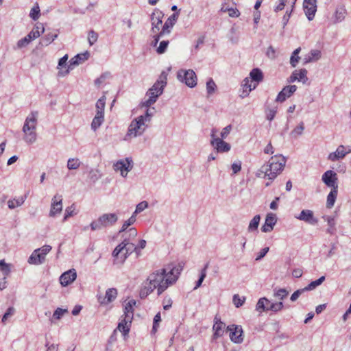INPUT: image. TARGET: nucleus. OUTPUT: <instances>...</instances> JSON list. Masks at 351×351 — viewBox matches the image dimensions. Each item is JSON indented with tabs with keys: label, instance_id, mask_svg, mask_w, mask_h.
<instances>
[{
	"label": "nucleus",
	"instance_id": "nucleus-1",
	"mask_svg": "<svg viewBox=\"0 0 351 351\" xmlns=\"http://www.w3.org/2000/svg\"><path fill=\"white\" fill-rule=\"evenodd\" d=\"M182 268L183 266L179 263L172 267H169L168 271L167 269H162L152 273L141 289L140 297L146 298L156 289H157L158 295H160L168 287L176 282Z\"/></svg>",
	"mask_w": 351,
	"mask_h": 351
},
{
	"label": "nucleus",
	"instance_id": "nucleus-2",
	"mask_svg": "<svg viewBox=\"0 0 351 351\" xmlns=\"http://www.w3.org/2000/svg\"><path fill=\"white\" fill-rule=\"evenodd\" d=\"M286 164L285 158L282 156H272L267 164L263 165L258 171L256 176L258 177H267L269 180H274L278 174L283 170Z\"/></svg>",
	"mask_w": 351,
	"mask_h": 351
},
{
	"label": "nucleus",
	"instance_id": "nucleus-3",
	"mask_svg": "<svg viewBox=\"0 0 351 351\" xmlns=\"http://www.w3.org/2000/svg\"><path fill=\"white\" fill-rule=\"evenodd\" d=\"M167 73L162 71L159 76L158 80L147 90L146 96L148 99L142 103V106L149 108L154 104L160 95L163 93L164 88L167 85Z\"/></svg>",
	"mask_w": 351,
	"mask_h": 351
},
{
	"label": "nucleus",
	"instance_id": "nucleus-4",
	"mask_svg": "<svg viewBox=\"0 0 351 351\" xmlns=\"http://www.w3.org/2000/svg\"><path fill=\"white\" fill-rule=\"evenodd\" d=\"M38 123V112H32L25 121L23 132L24 133L23 140L29 145L33 144L36 141L37 133L36 125Z\"/></svg>",
	"mask_w": 351,
	"mask_h": 351
},
{
	"label": "nucleus",
	"instance_id": "nucleus-5",
	"mask_svg": "<svg viewBox=\"0 0 351 351\" xmlns=\"http://www.w3.org/2000/svg\"><path fill=\"white\" fill-rule=\"evenodd\" d=\"M147 128V125L143 121L142 117H137L130 123L123 140L125 141H130L132 138L143 135Z\"/></svg>",
	"mask_w": 351,
	"mask_h": 351
},
{
	"label": "nucleus",
	"instance_id": "nucleus-6",
	"mask_svg": "<svg viewBox=\"0 0 351 351\" xmlns=\"http://www.w3.org/2000/svg\"><path fill=\"white\" fill-rule=\"evenodd\" d=\"M118 221V216L115 213H105L101 215L97 220L93 221L90 227L92 230H101L103 228L114 226Z\"/></svg>",
	"mask_w": 351,
	"mask_h": 351
},
{
	"label": "nucleus",
	"instance_id": "nucleus-7",
	"mask_svg": "<svg viewBox=\"0 0 351 351\" xmlns=\"http://www.w3.org/2000/svg\"><path fill=\"white\" fill-rule=\"evenodd\" d=\"M49 245H45L43 247L36 249L28 258V263L32 265H41L45 261L46 255L51 250Z\"/></svg>",
	"mask_w": 351,
	"mask_h": 351
},
{
	"label": "nucleus",
	"instance_id": "nucleus-8",
	"mask_svg": "<svg viewBox=\"0 0 351 351\" xmlns=\"http://www.w3.org/2000/svg\"><path fill=\"white\" fill-rule=\"evenodd\" d=\"M284 304L282 302L271 303L266 298H261L258 300L256 305V310L260 313L263 311H271L273 312H278L282 309Z\"/></svg>",
	"mask_w": 351,
	"mask_h": 351
},
{
	"label": "nucleus",
	"instance_id": "nucleus-9",
	"mask_svg": "<svg viewBox=\"0 0 351 351\" xmlns=\"http://www.w3.org/2000/svg\"><path fill=\"white\" fill-rule=\"evenodd\" d=\"M217 132V130L216 128H213L211 130V141L210 144L215 149L217 150V152L223 153L228 152L230 150L231 146L229 143L223 141V139L217 137L216 136V133Z\"/></svg>",
	"mask_w": 351,
	"mask_h": 351
},
{
	"label": "nucleus",
	"instance_id": "nucleus-10",
	"mask_svg": "<svg viewBox=\"0 0 351 351\" xmlns=\"http://www.w3.org/2000/svg\"><path fill=\"white\" fill-rule=\"evenodd\" d=\"M179 81L184 82L189 87L193 88L197 84V76L192 69L180 70L177 73Z\"/></svg>",
	"mask_w": 351,
	"mask_h": 351
},
{
	"label": "nucleus",
	"instance_id": "nucleus-11",
	"mask_svg": "<svg viewBox=\"0 0 351 351\" xmlns=\"http://www.w3.org/2000/svg\"><path fill=\"white\" fill-rule=\"evenodd\" d=\"M113 264L117 266L122 265L130 256L128 249L125 245H118L112 253Z\"/></svg>",
	"mask_w": 351,
	"mask_h": 351
},
{
	"label": "nucleus",
	"instance_id": "nucleus-12",
	"mask_svg": "<svg viewBox=\"0 0 351 351\" xmlns=\"http://www.w3.org/2000/svg\"><path fill=\"white\" fill-rule=\"evenodd\" d=\"M134 164L132 158H126L125 160H119L114 164L113 168L116 171H119L121 176L125 178L129 171L133 168Z\"/></svg>",
	"mask_w": 351,
	"mask_h": 351
},
{
	"label": "nucleus",
	"instance_id": "nucleus-13",
	"mask_svg": "<svg viewBox=\"0 0 351 351\" xmlns=\"http://www.w3.org/2000/svg\"><path fill=\"white\" fill-rule=\"evenodd\" d=\"M230 331V340L235 343H241L243 341V329L241 326L230 325L227 327Z\"/></svg>",
	"mask_w": 351,
	"mask_h": 351
},
{
	"label": "nucleus",
	"instance_id": "nucleus-14",
	"mask_svg": "<svg viewBox=\"0 0 351 351\" xmlns=\"http://www.w3.org/2000/svg\"><path fill=\"white\" fill-rule=\"evenodd\" d=\"M62 210V197L61 195L56 194L51 204V208L49 213L50 217H55L57 215L61 213Z\"/></svg>",
	"mask_w": 351,
	"mask_h": 351
},
{
	"label": "nucleus",
	"instance_id": "nucleus-15",
	"mask_svg": "<svg viewBox=\"0 0 351 351\" xmlns=\"http://www.w3.org/2000/svg\"><path fill=\"white\" fill-rule=\"evenodd\" d=\"M322 181L324 184L332 189H337V173L332 170L326 171L323 175L322 178Z\"/></svg>",
	"mask_w": 351,
	"mask_h": 351
},
{
	"label": "nucleus",
	"instance_id": "nucleus-16",
	"mask_svg": "<svg viewBox=\"0 0 351 351\" xmlns=\"http://www.w3.org/2000/svg\"><path fill=\"white\" fill-rule=\"evenodd\" d=\"M316 0H304L303 8L305 14L309 21L313 19L317 11Z\"/></svg>",
	"mask_w": 351,
	"mask_h": 351
},
{
	"label": "nucleus",
	"instance_id": "nucleus-17",
	"mask_svg": "<svg viewBox=\"0 0 351 351\" xmlns=\"http://www.w3.org/2000/svg\"><path fill=\"white\" fill-rule=\"evenodd\" d=\"M295 217L311 225H315L318 222L317 219L314 217L313 212L311 210H302L300 213L295 216Z\"/></svg>",
	"mask_w": 351,
	"mask_h": 351
},
{
	"label": "nucleus",
	"instance_id": "nucleus-18",
	"mask_svg": "<svg viewBox=\"0 0 351 351\" xmlns=\"http://www.w3.org/2000/svg\"><path fill=\"white\" fill-rule=\"evenodd\" d=\"M297 90L295 85H289L285 86L282 90L278 94L276 99L277 102H283L287 98H289Z\"/></svg>",
	"mask_w": 351,
	"mask_h": 351
},
{
	"label": "nucleus",
	"instance_id": "nucleus-19",
	"mask_svg": "<svg viewBox=\"0 0 351 351\" xmlns=\"http://www.w3.org/2000/svg\"><path fill=\"white\" fill-rule=\"evenodd\" d=\"M77 278V273L74 269L64 272L60 277V282L63 287L68 286Z\"/></svg>",
	"mask_w": 351,
	"mask_h": 351
},
{
	"label": "nucleus",
	"instance_id": "nucleus-20",
	"mask_svg": "<svg viewBox=\"0 0 351 351\" xmlns=\"http://www.w3.org/2000/svg\"><path fill=\"white\" fill-rule=\"evenodd\" d=\"M302 81L303 84H305L307 80V70L305 69H301L300 70H295L288 79L289 83L294 82L295 81Z\"/></svg>",
	"mask_w": 351,
	"mask_h": 351
},
{
	"label": "nucleus",
	"instance_id": "nucleus-21",
	"mask_svg": "<svg viewBox=\"0 0 351 351\" xmlns=\"http://www.w3.org/2000/svg\"><path fill=\"white\" fill-rule=\"evenodd\" d=\"M179 16V12H176L171 14L167 20L165 21L162 30L160 31V34H168L171 32V29L175 25Z\"/></svg>",
	"mask_w": 351,
	"mask_h": 351
},
{
	"label": "nucleus",
	"instance_id": "nucleus-22",
	"mask_svg": "<svg viewBox=\"0 0 351 351\" xmlns=\"http://www.w3.org/2000/svg\"><path fill=\"white\" fill-rule=\"evenodd\" d=\"M277 221V218L275 214L269 213L266 216L264 225L261 227V230L263 232H269L274 229V226Z\"/></svg>",
	"mask_w": 351,
	"mask_h": 351
},
{
	"label": "nucleus",
	"instance_id": "nucleus-23",
	"mask_svg": "<svg viewBox=\"0 0 351 351\" xmlns=\"http://www.w3.org/2000/svg\"><path fill=\"white\" fill-rule=\"evenodd\" d=\"M117 295V291L114 288L108 289L104 298L99 297L98 300L101 304H106L112 302Z\"/></svg>",
	"mask_w": 351,
	"mask_h": 351
},
{
	"label": "nucleus",
	"instance_id": "nucleus-24",
	"mask_svg": "<svg viewBox=\"0 0 351 351\" xmlns=\"http://www.w3.org/2000/svg\"><path fill=\"white\" fill-rule=\"evenodd\" d=\"M162 15L160 12H153L151 15L152 32L156 34L160 30V25L162 24Z\"/></svg>",
	"mask_w": 351,
	"mask_h": 351
},
{
	"label": "nucleus",
	"instance_id": "nucleus-25",
	"mask_svg": "<svg viewBox=\"0 0 351 351\" xmlns=\"http://www.w3.org/2000/svg\"><path fill=\"white\" fill-rule=\"evenodd\" d=\"M88 58L89 53L88 51L76 55L70 60L69 69H73L74 66L88 60Z\"/></svg>",
	"mask_w": 351,
	"mask_h": 351
},
{
	"label": "nucleus",
	"instance_id": "nucleus-26",
	"mask_svg": "<svg viewBox=\"0 0 351 351\" xmlns=\"http://www.w3.org/2000/svg\"><path fill=\"white\" fill-rule=\"evenodd\" d=\"M136 304V301L134 300H130L128 303H126L124 308V321L126 322L131 323L132 319L134 315L133 306Z\"/></svg>",
	"mask_w": 351,
	"mask_h": 351
},
{
	"label": "nucleus",
	"instance_id": "nucleus-27",
	"mask_svg": "<svg viewBox=\"0 0 351 351\" xmlns=\"http://www.w3.org/2000/svg\"><path fill=\"white\" fill-rule=\"evenodd\" d=\"M243 90L240 96L244 98L249 95V93L256 87V84L252 85V82L248 77H245L242 83Z\"/></svg>",
	"mask_w": 351,
	"mask_h": 351
},
{
	"label": "nucleus",
	"instance_id": "nucleus-28",
	"mask_svg": "<svg viewBox=\"0 0 351 351\" xmlns=\"http://www.w3.org/2000/svg\"><path fill=\"white\" fill-rule=\"evenodd\" d=\"M321 58V51L317 49L311 50L303 58V64H306L309 62L317 61Z\"/></svg>",
	"mask_w": 351,
	"mask_h": 351
},
{
	"label": "nucleus",
	"instance_id": "nucleus-29",
	"mask_svg": "<svg viewBox=\"0 0 351 351\" xmlns=\"http://www.w3.org/2000/svg\"><path fill=\"white\" fill-rule=\"evenodd\" d=\"M225 328V324L221 321L215 322L213 325V329L214 330L213 339H217L221 337L223 334V329Z\"/></svg>",
	"mask_w": 351,
	"mask_h": 351
},
{
	"label": "nucleus",
	"instance_id": "nucleus-30",
	"mask_svg": "<svg viewBox=\"0 0 351 351\" xmlns=\"http://www.w3.org/2000/svg\"><path fill=\"white\" fill-rule=\"evenodd\" d=\"M323 219L328 223V228L326 232L330 234H334L336 232V221L334 216H323Z\"/></svg>",
	"mask_w": 351,
	"mask_h": 351
},
{
	"label": "nucleus",
	"instance_id": "nucleus-31",
	"mask_svg": "<svg viewBox=\"0 0 351 351\" xmlns=\"http://www.w3.org/2000/svg\"><path fill=\"white\" fill-rule=\"evenodd\" d=\"M250 76L251 81L256 82V84L263 80V72L258 68L253 69L250 73Z\"/></svg>",
	"mask_w": 351,
	"mask_h": 351
},
{
	"label": "nucleus",
	"instance_id": "nucleus-32",
	"mask_svg": "<svg viewBox=\"0 0 351 351\" xmlns=\"http://www.w3.org/2000/svg\"><path fill=\"white\" fill-rule=\"evenodd\" d=\"M104 121V116L96 114L91 123V129L96 131Z\"/></svg>",
	"mask_w": 351,
	"mask_h": 351
},
{
	"label": "nucleus",
	"instance_id": "nucleus-33",
	"mask_svg": "<svg viewBox=\"0 0 351 351\" xmlns=\"http://www.w3.org/2000/svg\"><path fill=\"white\" fill-rule=\"evenodd\" d=\"M337 195V189H332L327 196L326 206L329 208H332L335 202Z\"/></svg>",
	"mask_w": 351,
	"mask_h": 351
},
{
	"label": "nucleus",
	"instance_id": "nucleus-34",
	"mask_svg": "<svg viewBox=\"0 0 351 351\" xmlns=\"http://www.w3.org/2000/svg\"><path fill=\"white\" fill-rule=\"evenodd\" d=\"M106 97L105 96H102L99 98L96 103V108L97 114H101L104 116V109L106 105Z\"/></svg>",
	"mask_w": 351,
	"mask_h": 351
},
{
	"label": "nucleus",
	"instance_id": "nucleus-35",
	"mask_svg": "<svg viewBox=\"0 0 351 351\" xmlns=\"http://www.w3.org/2000/svg\"><path fill=\"white\" fill-rule=\"evenodd\" d=\"M346 14V10L344 7L338 8L335 14V22L339 23L344 20Z\"/></svg>",
	"mask_w": 351,
	"mask_h": 351
},
{
	"label": "nucleus",
	"instance_id": "nucleus-36",
	"mask_svg": "<svg viewBox=\"0 0 351 351\" xmlns=\"http://www.w3.org/2000/svg\"><path fill=\"white\" fill-rule=\"evenodd\" d=\"M304 130V124L301 122L297 127H295L290 133V136L293 138H298V137L302 134Z\"/></svg>",
	"mask_w": 351,
	"mask_h": 351
},
{
	"label": "nucleus",
	"instance_id": "nucleus-37",
	"mask_svg": "<svg viewBox=\"0 0 351 351\" xmlns=\"http://www.w3.org/2000/svg\"><path fill=\"white\" fill-rule=\"evenodd\" d=\"M335 152L337 156H339V159L343 158L347 154L351 152V146L346 147L343 145H339Z\"/></svg>",
	"mask_w": 351,
	"mask_h": 351
},
{
	"label": "nucleus",
	"instance_id": "nucleus-38",
	"mask_svg": "<svg viewBox=\"0 0 351 351\" xmlns=\"http://www.w3.org/2000/svg\"><path fill=\"white\" fill-rule=\"evenodd\" d=\"M57 37V34L49 33L42 38L41 44L45 46H47L51 43Z\"/></svg>",
	"mask_w": 351,
	"mask_h": 351
},
{
	"label": "nucleus",
	"instance_id": "nucleus-39",
	"mask_svg": "<svg viewBox=\"0 0 351 351\" xmlns=\"http://www.w3.org/2000/svg\"><path fill=\"white\" fill-rule=\"evenodd\" d=\"M301 50L300 47H298L295 49L293 52L292 53V55L290 58V64L293 67H295L297 64L299 62V60L300 58L298 56V54Z\"/></svg>",
	"mask_w": 351,
	"mask_h": 351
},
{
	"label": "nucleus",
	"instance_id": "nucleus-40",
	"mask_svg": "<svg viewBox=\"0 0 351 351\" xmlns=\"http://www.w3.org/2000/svg\"><path fill=\"white\" fill-rule=\"evenodd\" d=\"M325 280V276H322L319 279L312 281L310 284L308 285L306 287H304V290L311 291L315 289L317 286L320 285Z\"/></svg>",
	"mask_w": 351,
	"mask_h": 351
},
{
	"label": "nucleus",
	"instance_id": "nucleus-41",
	"mask_svg": "<svg viewBox=\"0 0 351 351\" xmlns=\"http://www.w3.org/2000/svg\"><path fill=\"white\" fill-rule=\"evenodd\" d=\"M81 162L78 158H69L67 162V168L69 170L77 169L80 167Z\"/></svg>",
	"mask_w": 351,
	"mask_h": 351
},
{
	"label": "nucleus",
	"instance_id": "nucleus-42",
	"mask_svg": "<svg viewBox=\"0 0 351 351\" xmlns=\"http://www.w3.org/2000/svg\"><path fill=\"white\" fill-rule=\"evenodd\" d=\"M260 220H261L260 215H255L250 222V224L248 226V231H253V230H256L258 227Z\"/></svg>",
	"mask_w": 351,
	"mask_h": 351
},
{
	"label": "nucleus",
	"instance_id": "nucleus-43",
	"mask_svg": "<svg viewBox=\"0 0 351 351\" xmlns=\"http://www.w3.org/2000/svg\"><path fill=\"white\" fill-rule=\"evenodd\" d=\"M24 203L23 197H21L19 199H10L8 202V206L9 208L14 209L16 207L21 206Z\"/></svg>",
	"mask_w": 351,
	"mask_h": 351
},
{
	"label": "nucleus",
	"instance_id": "nucleus-44",
	"mask_svg": "<svg viewBox=\"0 0 351 351\" xmlns=\"http://www.w3.org/2000/svg\"><path fill=\"white\" fill-rule=\"evenodd\" d=\"M40 27L36 25L26 36L30 41L38 38L40 36Z\"/></svg>",
	"mask_w": 351,
	"mask_h": 351
},
{
	"label": "nucleus",
	"instance_id": "nucleus-45",
	"mask_svg": "<svg viewBox=\"0 0 351 351\" xmlns=\"http://www.w3.org/2000/svg\"><path fill=\"white\" fill-rule=\"evenodd\" d=\"M136 219L134 217H130L128 220L124 221L121 228L119 230V233L121 234L123 232H125L127 230L128 228L134 223Z\"/></svg>",
	"mask_w": 351,
	"mask_h": 351
},
{
	"label": "nucleus",
	"instance_id": "nucleus-46",
	"mask_svg": "<svg viewBox=\"0 0 351 351\" xmlns=\"http://www.w3.org/2000/svg\"><path fill=\"white\" fill-rule=\"evenodd\" d=\"M154 108H153L152 109H149V108H147L145 114L140 115L139 117H141L142 119H143V121L145 123H149L151 121V118L154 115Z\"/></svg>",
	"mask_w": 351,
	"mask_h": 351
},
{
	"label": "nucleus",
	"instance_id": "nucleus-47",
	"mask_svg": "<svg viewBox=\"0 0 351 351\" xmlns=\"http://www.w3.org/2000/svg\"><path fill=\"white\" fill-rule=\"evenodd\" d=\"M128 323L124 321V319L118 324L117 329L123 332L124 335H127L129 332L130 328L128 326Z\"/></svg>",
	"mask_w": 351,
	"mask_h": 351
},
{
	"label": "nucleus",
	"instance_id": "nucleus-48",
	"mask_svg": "<svg viewBox=\"0 0 351 351\" xmlns=\"http://www.w3.org/2000/svg\"><path fill=\"white\" fill-rule=\"evenodd\" d=\"M29 16L34 21L37 20L39 18V16H40V8H39V6H38V4L34 5L32 8V10L30 11Z\"/></svg>",
	"mask_w": 351,
	"mask_h": 351
},
{
	"label": "nucleus",
	"instance_id": "nucleus-49",
	"mask_svg": "<svg viewBox=\"0 0 351 351\" xmlns=\"http://www.w3.org/2000/svg\"><path fill=\"white\" fill-rule=\"evenodd\" d=\"M168 45H169V41L168 40H162V41H161L160 43V44H159V46L156 49V52L158 54L164 53L166 51Z\"/></svg>",
	"mask_w": 351,
	"mask_h": 351
},
{
	"label": "nucleus",
	"instance_id": "nucleus-50",
	"mask_svg": "<svg viewBox=\"0 0 351 351\" xmlns=\"http://www.w3.org/2000/svg\"><path fill=\"white\" fill-rule=\"evenodd\" d=\"M123 232L124 234L123 236H127V237L130 238L132 241L134 239L138 234L137 230L134 228H131L128 230H125V232Z\"/></svg>",
	"mask_w": 351,
	"mask_h": 351
},
{
	"label": "nucleus",
	"instance_id": "nucleus-51",
	"mask_svg": "<svg viewBox=\"0 0 351 351\" xmlns=\"http://www.w3.org/2000/svg\"><path fill=\"white\" fill-rule=\"evenodd\" d=\"M216 88V84L213 79H210L206 82V90L208 95L213 94Z\"/></svg>",
	"mask_w": 351,
	"mask_h": 351
},
{
	"label": "nucleus",
	"instance_id": "nucleus-52",
	"mask_svg": "<svg viewBox=\"0 0 351 351\" xmlns=\"http://www.w3.org/2000/svg\"><path fill=\"white\" fill-rule=\"evenodd\" d=\"M75 210V206L74 205H71V206L68 207L65 210V214L63 218V221H65L68 219L69 217L73 216L76 213L74 212Z\"/></svg>",
	"mask_w": 351,
	"mask_h": 351
},
{
	"label": "nucleus",
	"instance_id": "nucleus-53",
	"mask_svg": "<svg viewBox=\"0 0 351 351\" xmlns=\"http://www.w3.org/2000/svg\"><path fill=\"white\" fill-rule=\"evenodd\" d=\"M161 321V317L160 313H158L154 317V322H153V326H152V332H156L158 330V327L159 325V323Z\"/></svg>",
	"mask_w": 351,
	"mask_h": 351
},
{
	"label": "nucleus",
	"instance_id": "nucleus-54",
	"mask_svg": "<svg viewBox=\"0 0 351 351\" xmlns=\"http://www.w3.org/2000/svg\"><path fill=\"white\" fill-rule=\"evenodd\" d=\"M97 38H98L97 33H96L93 30H90L88 32V40L90 45H93L97 40Z\"/></svg>",
	"mask_w": 351,
	"mask_h": 351
},
{
	"label": "nucleus",
	"instance_id": "nucleus-55",
	"mask_svg": "<svg viewBox=\"0 0 351 351\" xmlns=\"http://www.w3.org/2000/svg\"><path fill=\"white\" fill-rule=\"evenodd\" d=\"M232 300L235 306L239 308L245 302V298H241L238 294H235L233 296Z\"/></svg>",
	"mask_w": 351,
	"mask_h": 351
},
{
	"label": "nucleus",
	"instance_id": "nucleus-56",
	"mask_svg": "<svg viewBox=\"0 0 351 351\" xmlns=\"http://www.w3.org/2000/svg\"><path fill=\"white\" fill-rule=\"evenodd\" d=\"M148 207V203L146 201H143L136 205L134 214L140 213Z\"/></svg>",
	"mask_w": 351,
	"mask_h": 351
},
{
	"label": "nucleus",
	"instance_id": "nucleus-57",
	"mask_svg": "<svg viewBox=\"0 0 351 351\" xmlns=\"http://www.w3.org/2000/svg\"><path fill=\"white\" fill-rule=\"evenodd\" d=\"M31 41L28 40V38L27 36L24 37L22 39H20L17 43H16V48L17 49H22L23 47H25L29 45V43Z\"/></svg>",
	"mask_w": 351,
	"mask_h": 351
},
{
	"label": "nucleus",
	"instance_id": "nucleus-58",
	"mask_svg": "<svg viewBox=\"0 0 351 351\" xmlns=\"http://www.w3.org/2000/svg\"><path fill=\"white\" fill-rule=\"evenodd\" d=\"M276 112H277L276 108L267 109L266 110L267 119L270 121H272L274 119Z\"/></svg>",
	"mask_w": 351,
	"mask_h": 351
},
{
	"label": "nucleus",
	"instance_id": "nucleus-59",
	"mask_svg": "<svg viewBox=\"0 0 351 351\" xmlns=\"http://www.w3.org/2000/svg\"><path fill=\"white\" fill-rule=\"evenodd\" d=\"M288 293H289L286 289H280L274 293V295L280 300H283L288 295Z\"/></svg>",
	"mask_w": 351,
	"mask_h": 351
},
{
	"label": "nucleus",
	"instance_id": "nucleus-60",
	"mask_svg": "<svg viewBox=\"0 0 351 351\" xmlns=\"http://www.w3.org/2000/svg\"><path fill=\"white\" fill-rule=\"evenodd\" d=\"M126 248L128 249V252L130 255L132 252H135L137 256L140 255V250H138V247H136V246L134 243H130L129 245H127Z\"/></svg>",
	"mask_w": 351,
	"mask_h": 351
},
{
	"label": "nucleus",
	"instance_id": "nucleus-61",
	"mask_svg": "<svg viewBox=\"0 0 351 351\" xmlns=\"http://www.w3.org/2000/svg\"><path fill=\"white\" fill-rule=\"evenodd\" d=\"M67 312L66 309H63L61 308H58L53 313V317L56 319H59L61 317Z\"/></svg>",
	"mask_w": 351,
	"mask_h": 351
},
{
	"label": "nucleus",
	"instance_id": "nucleus-62",
	"mask_svg": "<svg viewBox=\"0 0 351 351\" xmlns=\"http://www.w3.org/2000/svg\"><path fill=\"white\" fill-rule=\"evenodd\" d=\"M14 308L13 307H9L6 312L5 313V314L3 315V317H2V322L3 323H5V322L7 320V319L10 317V316H12L14 313Z\"/></svg>",
	"mask_w": 351,
	"mask_h": 351
},
{
	"label": "nucleus",
	"instance_id": "nucleus-63",
	"mask_svg": "<svg viewBox=\"0 0 351 351\" xmlns=\"http://www.w3.org/2000/svg\"><path fill=\"white\" fill-rule=\"evenodd\" d=\"M231 130H232V125H228L226 127H225L222 130V131H221V132L220 134V135H221V138H221V139L226 138L228 136V134H230Z\"/></svg>",
	"mask_w": 351,
	"mask_h": 351
},
{
	"label": "nucleus",
	"instance_id": "nucleus-64",
	"mask_svg": "<svg viewBox=\"0 0 351 351\" xmlns=\"http://www.w3.org/2000/svg\"><path fill=\"white\" fill-rule=\"evenodd\" d=\"M232 170L233 173L236 174L239 172L241 169V162L240 160L234 162L232 166Z\"/></svg>",
	"mask_w": 351,
	"mask_h": 351
}]
</instances>
